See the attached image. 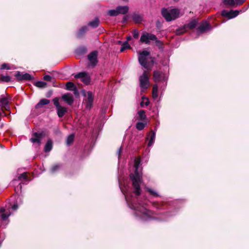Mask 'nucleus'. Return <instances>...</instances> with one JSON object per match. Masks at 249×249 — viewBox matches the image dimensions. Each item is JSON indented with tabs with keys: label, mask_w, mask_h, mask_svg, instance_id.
Masks as SVG:
<instances>
[{
	"label": "nucleus",
	"mask_w": 249,
	"mask_h": 249,
	"mask_svg": "<svg viewBox=\"0 0 249 249\" xmlns=\"http://www.w3.org/2000/svg\"><path fill=\"white\" fill-rule=\"evenodd\" d=\"M9 103V99L6 96H2L0 98V109L3 111L4 110H9L10 109Z\"/></svg>",
	"instance_id": "9d476101"
},
{
	"label": "nucleus",
	"mask_w": 249,
	"mask_h": 249,
	"mask_svg": "<svg viewBox=\"0 0 249 249\" xmlns=\"http://www.w3.org/2000/svg\"><path fill=\"white\" fill-rule=\"evenodd\" d=\"M234 1L235 4L240 5L244 2L245 0H235Z\"/></svg>",
	"instance_id": "c03bdc74"
},
{
	"label": "nucleus",
	"mask_w": 249,
	"mask_h": 249,
	"mask_svg": "<svg viewBox=\"0 0 249 249\" xmlns=\"http://www.w3.org/2000/svg\"><path fill=\"white\" fill-rule=\"evenodd\" d=\"M66 89L68 90H72L74 89L76 87V86L73 83L71 82H68L66 84Z\"/></svg>",
	"instance_id": "393cba45"
},
{
	"label": "nucleus",
	"mask_w": 249,
	"mask_h": 249,
	"mask_svg": "<svg viewBox=\"0 0 249 249\" xmlns=\"http://www.w3.org/2000/svg\"><path fill=\"white\" fill-rule=\"evenodd\" d=\"M146 124V123L145 124L142 122H138L136 124V128L139 130H142L144 128Z\"/></svg>",
	"instance_id": "473e14b6"
},
{
	"label": "nucleus",
	"mask_w": 249,
	"mask_h": 249,
	"mask_svg": "<svg viewBox=\"0 0 249 249\" xmlns=\"http://www.w3.org/2000/svg\"><path fill=\"white\" fill-rule=\"evenodd\" d=\"M44 151H47V143L44 146Z\"/></svg>",
	"instance_id": "603ef678"
},
{
	"label": "nucleus",
	"mask_w": 249,
	"mask_h": 249,
	"mask_svg": "<svg viewBox=\"0 0 249 249\" xmlns=\"http://www.w3.org/2000/svg\"><path fill=\"white\" fill-rule=\"evenodd\" d=\"M133 20L136 23H140L142 20V17L139 14H134L132 16Z\"/></svg>",
	"instance_id": "b1692460"
},
{
	"label": "nucleus",
	"mask_w": 249,
	"mask_h": 249,
	"mask_svg": "<svg viewBox=\"0 0 249 249\" xmlns=\"http://www.w3.org/2000/svg\"><path fill=\"white\" fill-rule=\"evenodd\" d=\"M4 114V115L6 116L7 115L4 113V111H2V110H1L0 109V121H1V117L2 116V115Z\"/></svg>",
	"instance_id": "49530a36"
},
{
	"label": "nucleus",
	"mask_w": 249,
	"mask_h": 249,
	"mask_svg": "<svg viewBox=\"0 0 249 249\" xmlns=\"http://www.w3.org/2000/svg\"><path fill=\"white\" fill-rule=\"evenodd\" d=\"M122 151V147H120L118 150V154L119 157H120L121 156V153Z\"/></svg>",
	"instance_id": "8fccbe9b"
},
{
	"label": "nucleus",
	"mask_w": 249,
	"mask_h": 249,
	"mask_svg": "<svg viewBox=\"0 0 249 249\" xmlns=\"http://www.w3.org/2000/svg\"><path fill=\"white\" fill-rule=\"evenodd\" d=\"M71 91H73V93L75 96L79 95V92L77 89V87H75L74 89H73Z\"/></svg>",
	"instance_id": "a18cd8bd"
},
{
	"label": "nucleus",
	"mask_w": 249,
	"mask_h": 249,
	"mask_svg": "<svg viewBox=\"0 0 249 249\" xmlns=\"http://www.w3.org/2000/svg\"><path fill=\"white\" fill-rule=\"evenodd\" d=\"M18 208V205L17 204H14L12 207V209L14 210H16Z\"/></svg>",
	"instance_id": "de8ad7c7"
},
{
	"label": "nucleus",
	"mask_w": 249,
	"mask_h": 249,
	"mask_svg": "<svg viewBox=\"0 0 249 249\" xmlns=\"http://www.w3.org/2000/svg\"><path fill=\"white\" fill-rule=\"evenodd\" d=\"M139 118L141 120H144L146 118L145 111L143 110L139 111L138 113Z\"/></svg>",
	"instance_id": "c756f323"
},
{
	"label": "nucleus",
	"mask_w": 249,
	"mask_h": 249,
	"mask_svg": "<svg viewBox=\"0 0 249 249\" xmlns=\"http://www.w3.org/2000/svg\"><path fill=\"white\" fill-rule=\"evenodd\" d=\"M1 69H7V70H10V67L9 65L8 64L4 63L1 66Z\"/></svg>",
	"instance_id": "79ce46f5"
},
{
	"label": "nucleus",
	"mask_w": 249,
	"mask_h": 249,
	"mask_svg": "<svg viewBox=\"0 0 249 249\" xmlns=\"http://www.w3.org/2000/svg\"><path fill=\"white\" fill-rule=\"evenodd\" d=\"M1 80L4 82H8L11 81V77L8 75H1Z\"/></svg>",
	"instance_id": "4c0bfd02"
},
{
	"label": "nucleus",
	"mask_w": 249,
	"mask_h": 249,
	"mask_svg": "<svg viewBox=\"0 0 249 249\" xmlns=\"http://www.w3.org/2000/svg\"><path fill=\"white\" fill-rule=\"evenodd\" d=\"M142 101L141 103V106L142 107H143V104L144 103V104L146 106H147L149 104V100L147 98H144V97H142Z\"/></svg>",
	"instance_id": "58836bf2"
},
{
	"label": "nucleus",
	"mask_w": 249,
	"mask_h": 249,
	"mask_svg": "<svg viewBox=\"0 0 249 249\" xmlns=\"http://www.w3.org/2000/svg\"><path fill=\"white\" fill-rule=\"evenodd\" d=\"M62 99L69 105L71 106L73 103V97L71 94L66 93L62 96Z\"/></svg>",
	"instance_id": "a211bd4d"
},
{
	"label": "nucleus",
	"mask_w": 249,
	"mask_h": 249,
	"mask_svg": "<svg viewBox=\"0 0 249 249\" xmlns=\"http://www.w3.org/2000/svg\"><path fill=\"white\" fill-rule=\"evenodd\" d=\"M126 39H127V41H129L131 39V36H128L127 37Z\"/></svg>",
	"instance_id": "3c124183"
},
{
	"label": "nucleus",
	"mask_w": 249,
	"mask_h": 249,
	"mask_svg": "<svg viewBox=\"0 0 249 249\" xmlns=\"http://www.w3.org/2000/svg\"><path fill=\"white\" fill-rule=\"evenodd\" d=\"M44 135L42 133H34L30 139L33 143H39Z\"/></svg>",
	"instance_id": "f3484780"
},
{
	"label": "nucleus",
	"mask_w": 249,
	"mask_h": 249,
	"mask_svg": "<svg viewBox=\"0 0 249 249\" xmlns=\"http://www.w3.org/2000/svg\"><path fill=\"white\" fill-rule=\"evenodd\" d=\"M132 207L136 210V214L142 217V218H146L147 216H149V212L144 206H141L140 204H139L138 206L133 204Z\"/></svg>",
	"instance_id": "20e7f679"
},
{
	"label": "nucleus",
	"mask_w": 249,
	"mask_h": 249,
	"mask_svg": "<svg viewBox=\"0 0 249 249\" xmlns=\"http://www.w3.org/2000/svg\"><path fill=\"white\" fill-rule=\"evenodd\" d=\"M153 78L155 82H160L165 80V76L164 73L158 71H154Z\"/></svg>",
	"instance_id": "dca6fc26"
},
{
	"label": "nucleus",
	"mask_w": 249,
	"mask_h": 249,
	"mask_svg": "<svg viewBox=\"0 0 249 249\" xmlns=\"http://www.w3.org/2000/svg\"><path fill=\"white\" fill-rule=\"evenodd\" d=\"M18 180L24 179L25 180H29L28 179L27 173L26 172H24V173L21 174L20 175H19L18 176Z\"/></svg>",
	"instance_id": "7c9ffc66"
},
{
	"label": "nucleus",
	"mask_w": 249,
	"mask_h": 249,
	"mask_svg": "<svg viewBox=\"0 0 249 249\" xmlns=\"http://www.w3.org/2000/svg\"><path fill=\"white\" fill-rule=\"evenodd\" d=\"M53 103L56 107L58 117L60 118L62 117L67 112V108L62 107L60 105L57 99H54L53 100Z\"/></svg>",
	"instance_id": "0eeeda50"
},
{
	"label": "nucleus",
	"mask_w": 249,
	"mask_h": 249,
	"mask_svg": "<svg viewBox=\"0 0 249 249\" xmlns=\"http://www.w3.org/2000/svg\"><path fill=\"white\" fill-rule=\"evenodd\" d=\"M61 168V166L58 164H56L53 166L51 169V172L53 173H55L58 171Z\"/></svg>",
	"instance_id": "f704fd0d"
},
{
	"label": "nucleus",
	"mask_w": 249,
	"mask_h": 249,
	"mask_svg": "<svg viewBox=\"0 0 249 249\" xmlns=\"http://www.w3.org/2000/svg\"><path fill=\"white\" fill-rule=\"evenodd\" d=\"M130 48L129 44H128L127 41L124 42L122 45L121 48L120 49V52H123L126 49H129Z\"/></svg>",
	"instance_id": "2f4dec72"
},
{
	"label": "nucleus",
	"mask_w": 249,
	"mask_h": 249,
	"mask_svg": "<svg viewBox=\"0 0 249 249\" xmlns=\"http://www.w3.org/2000/svg\"><path fill=\"white\" fill-rule=\"evenodd\" d=\"M159 95L158 86L157 84L154 85L152 89V97L154 99H157Z\"/></svg>",
	"instance_id": "4be33fe9"
},
{
	"label": "nucleus",
	"mask_w": 249,
	"mask_h": 249,
	"mask_svg": "<svg viewBox=\"0 0 249 249\" xmlns=\"http://www.w3.org/2000/svg\"><path fill=\"white\" fill-rule=\"evenodd\" d=\"M88 28L87 26L83 27L77 33L78 37H81L87 31Z\"/></svg>",
	"instance_id": "bb28decb"
},
{
	"label": "nucleus",
	"mask_w": 249,
	"mask_h": 249,
	"mask_svg": "<svg viewBox=\"0 0 249 249\" xmlns=\"http://www.w3.org/2000/svg\"><path fill=\"white\" fill-rule=\"evenodd\" d=\"M74 136L73 134H71L68 136L67 140V144L68 145L71 144L74 140Z\"/></svg>",
	"instance_id": "72a5a7b5"
},
{
	"label": "nucleus",
	"mask_w": 249,
	"mask_h": 249,
	"mask_svg": "<svg viewBox=\"0 0 249 249\" xmlns=\"http://www.w3.org/2000/svg\"><path fill=\"white\" fill-rule=\"evenodd\" d=\"M108 14L111 16H116L119 15L117 9L115 10H110L108 11Z\"/></svg>",
	"instance_id": "c9c22d12"
},
{
	"label": "nucleus",
	"mask_w": 249,
	"mask_h": 249,
	"mask_svg": "<svg viewBox=\"0 0 249 249\" xmlns=\"http://www.w3.org/2000/svg\"><path fill=\"white\" fill-rule=\"evenodd\" d=\"M133 36L135 38H138L139 36V33L137 30H134L133 32Z\"/></svg>",
	"instance_id": "37998d69"
},
{
	"label": "nucleus",
	"mask_w": 249,
	"mask_h": 249,
	"mask_svg": "<svg viewBox=\"0 0 249 249\" xmlns=\"http://www.w3.org/2000/svg\"><path fill=\"white\" fill-rule=\"evenodd\" d=\"M161 15L167 21L175 20L179 17L180 11L177 8L168 10L166 8L161 9Z\"/></svg>",
	"instance_id": "f03ea898"
},
{
	"label": "nucleus",
	"mask_w": 249,
	"mask_h": 249,
	"mask_svg": "<svg viewBox=\"0 0 249 249\" xmlns=\"http://www.w3.org/2000/svg\"><path fill=\"white\" fill-rule=\"evenodd\" d=\"M211 29L210 25L206 21L203 22L197 28L199 32H203Z\"/></svg>",
	"instance_id": "6ab92c4d"
},
{
	"label": "nucleus",
	"mask_w": 249,
	"mask_h": 249,
	"mask_svg": "<svg viewBox=\"0 0 249 249\" xmlns=\"http://www.w3.org/2000/svg\"><path fill=\"white\" fill-rule=\"evenodd\" d=\"M99 23V19L97 18H95L93 21L90 22L89 25L93 28H96L97 27H98Z\"/></svg>",
	"instance_id": "a878e982"
},
{
	"label": "nucleus",
	"mask_w": 249,
	"mask_h": 249,
	"mask_svg": "<svg viewBox=\"0 0 249 249\" xmlns=\"http://www.w3.org/2000/svg\"><path fill=\"white\" fill-rule=\"evenodd\" d=\"M97 55L98 53L96 51H93L88 55V59L92 67H94L97 63Z\"/></svg>",
	"instance_id": "ddd939ff"
},
{
	"label": "nucleus",
	"mask_w": 249,
	"mask_h": 249,
	"mask_svg": "<svg viewBox=\"0 0 249 249\" xmlns=\"http://www.w3.org/2000/svg\"><path fill=\"white\" fill-rule=\"evenodd\" d=\"M77 51H78V52H81L84 53V52H85V51H86V49H85V48H79V49H78L77 50Z\"/></svg>",
	"instance_id": "09e8293b"
},
{
	"label": "nucleus",
	"mask_w": 249,
	"mask_h": 249,
	"mask_svg": "<svg viewBox=\"0 0 249 249\" xmlns=\"http://www.w3.org/2000/svg\"><path fill=\"white\" fill-rule=\"evenodd\" d=\"M223 2L226 5L234 6L235 2L234 0H223Z\"/></svg>",
	"instance_id": "c85d7f7f"
},
{
	"label": "nucleus",
	"mask_w": 249,
	"mask_h": 249,
	"mask_svg": "<svg viewBox=\"0 0 249 249\" xmlns=\"http://www.w3.org/2000/svg\"><path fill=\"white\" fill-rule=\"evenodd\" d=\"M197 25V21L196 20H192L189 23L185 25L182 28L176 30V34L180 35L186 31L187 29H193L195 28Z\"/></svg>",
	"instance_id": "1a4fd4ad"
},
{
	"label": "nucleus",
	"mask_w": 249,
	"mask_h": 249,
	"mask_svg": "<svg viewBox=\"0 0 249 249\" xmlns=\"http://www.w3.org/2000/svg\"><path fill=\"white\" fill-rule=\"evenodd\" d=\"M140 86L142 91H145L149 86L148 73L144 71L142 75L139 77Z\"/></svg>",
	"instance_id": "7ed1b4c3"
},
{
	"label": "nucleus",
	"mask_w": 249,
	"mask_h": 249,
	"mask_svg": "<svg viewBox=\"0 0 249 249\" xmlns=\"http://www.w3.org/2000/svg\"><path fill=\"white\" fill-rule=\"evenodd\" d=\"M139 61L141 65L144 68L148 69V65L147 62V57L149 55V53L147 51L139 52Z\"/></svg>",
	"instance_id": "39448f33"
},
{
	"label": "nucleus",
	"mask_w": 249,
	"mask_h": 249,
	"mask_svg": "<svg viewBox=\"0 0 249 249\" xmlns=\"http://www.w3.org/2000/svg\"><path fill=\"white\" fill-rule=\"evenodd\" d=\"M5 210L3 208L0 209V217L3 221H6L10 215V213H5Z\"/></svg>",
	"instance_id": "aec40b11"
},
{
	"label": "nucleus",
	"mask_w": 249,
	"mask_h": 249,
	"mask_svg": "<svg viewBox=\"0 0 249 249\" xmlns=\"http://www.w3.org/2000/svg\"><path fill=\"white\" fill-rule=\"evenodd\" d=\"M140 162L141 160L140 158H137L135 160L134 164L135 173L130 175V178L132 181L134 192L137 196L141 194L140 184L142 181V174L138 171Z\"/></svg>",
	"instance_id": "f257e3e1"
},
{
	"label": "nucleus",
	"mask_w": 249,
	"mask_h": 249,
	"mask_svg": "<svg viewBox=\"0 0 249 249\" xmlns=\"http://www.w3.org/2000/svg\"><path fill=\"white\" fill-rule=\"evenodd\" d=\"M18 81L21 80H30L32 79V76L29 73H21L18 71L15 75Z\"/></svg>",
	"instance_id": "2eb2a0df"
},
{
	"label": "nucleus",
	"mask_w": 249,
	"mask_h": 249,
	"mask_svg": "<svg viewBox=\"0 0 249 249\" xmlns=\"http://www.w3.org/2000/svg\"><path fill=\"white\" fill-rule=\"evenodd\" d=\"M239 14V11L238 10H231L228 11L224 10L222 12V15L223 16L228 18H232L236 17Z\"/></svg>",
	"instance_id": "4468645a"
},
{
	"label": "nucleus",
	"mask_w": 249,
	"mask_h": 249,
	"mask_svg": "<svg viewBox=\"0 0 249 249\" xmlns=\"http://www.w3.org/2000/svg\"><path fill=\"white\" fill-rule=\"evenodd\" d=\"M157 38L155 35L144 32L141 36L140 41L142 43L148 44L149 43V40L156 41Z\"/></svg>",
	"instance_id": "6e6552de"
},
{
	"label": "nucleus",
	"mask_w": 249,
	"mask_h": 249,
	"mask_svg": "<svg viewBox=\"0 0 249 249\" xmlns=\"http://www.w3.org/2000/svg\"><path fill=\"white\" fill-rule=\"evenodd\" d=\"M118 14H125L128 11V7L127 6H118L117 7Z\"/></svg>",
	"instance_id": "412c9836"
},
{
	"label": "nucleus",
	"mask_w": 249,
	"mask_h": 249,
	"mask_svg": "<svg viewBox=\"0 0 249 249\" xmlns=\"http://www.w3.org/2000/svg\"><path fill=\"white\" fill-rule=\"evenodd\" d=\"M46 105L47 99H41L39 102L36 106L35 109L36 110V111L38 113L44 112L46 110Z\"/></svg>",
	"instance_id": "f8f14e48"
},
{
	"label": "nucleus",
	"mask_w": 249,
	"mask_h": 249,
	"mask_svg": "<svg viewBox=\"0 0 249 249\" xmlns=\"http://www.w3.org/2000/svg\"><path fill=\"white\" fill-rule=\"evenodd\" d=\"M51 83V84L53 86L55 87L56 86L54 83V79L53 77L48 75V85L49 84L48 82Z\"/></svg>",
	"instance_id": "e433bc0d"
},
{
	"label": "nucleus",
	"mask_w": 249,
	"mask_h": 249,
	"mask_svg": "<svg viewBox=\"0 0 249 249\" xmlns=\"http://www.w3.org/2000/svg\"><path fill=\"white\" fill-rule=\"evenodd\" d=\"M75 78H80L84 84L88 85L90 82V77L85 72H79L74 75Z\"/></svg>",
	"instance_id": "9b49d317"
},
{
	"label": "nucleus",
	"mask_w": 249,
	"mask_h": 249,
	"mask_svg": "<svg viewBox=\"0 0 249 249\" xmlns=\"http://www.w3.org/2000/svg\"><path fill=\"white\" fill-rule=\"evenodd\" d=\"M84 95L86 97L84 100L86 103V107L87 109H90L92 107L94 100V96L91 91H88L86 92L84 91Z\"/></svg>",
	"instance_id": "423d86ee"
},
{
	"label": "nucleus",
	"mask_w": 249,
	"mask_h": 249,
	"mask_svg": "<svg viewBox=\"0 0 249 249\" xmlns=\"http://www.w3.org/2000/svg\"><path fill=\"white\" fill-rule=\"evenodd\" d=\"M155 133L154 131H151L149 134L150 139L148 144V146H151L154 143L155 139Z\"/></svg>",
	"instance_id": "5701e85b"
},
{
	"label": "nucleus",
	"mask_w": 249,
	"mask_h": 249,
	"mask_svg": "<svg viewBox=\"0 0 249 249\" xmlns=\"http://www.w3.org/2000/svg\"><path fill=\"white\" fill-rule=\"evenodd\" d=\"M52 142L50 140H48V152L52 150Z\"/></svg>",
	"instance_id": "ea45409f"
},
{
	"label": "nucleus",
	"mask_w": 249,
	"mask_h": 249,
	"mask_svg": "<svg viewBox=\"0 0 249 249\" xmlns=\"http://www.w3.org/2000/svg\"><path fill=\"white\" fill-rule=\"evenodd\" d=\"M34 85L39 88H45L46 86V83L42 81H38L35 82Z\"/></svg>",
	"instance_id": "cd10ccee"
},
{
	"label": "nucleus",
	"mask_w": 249,
	"mask_h": 249,
	"mask_svg": "<svg viewBox=\"0 0 249 249\" xmlns=\"http://www.w3.org/2000/svg\"><path fill=\"white\" fill-rule=\"evenodd\" d=\"M147 191L150 193L151 195H153L155 196H159V195L151 189H147Z\"/></svg>",
	"instance_id": "a19ab883"
},
{
	"label": "nucleus",
	"mask_w": 249,
	"mask_h": 249,
	"mask_svg": "<svg viewBox=\"0 0 249 249\" xmlns=\"http://www.w3.org/2000/svg\"><path fill=\"white\" fill-rule=\"evenodd\" d=\"M43 78L44 80H47V75H44Z\"/></svg>",
	"instance_id": "864d4df0"
}]
</instances>
